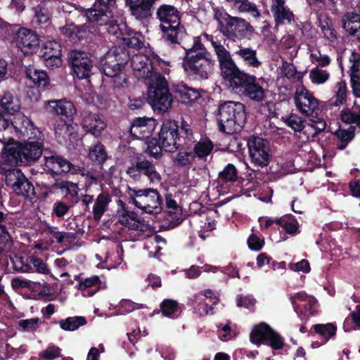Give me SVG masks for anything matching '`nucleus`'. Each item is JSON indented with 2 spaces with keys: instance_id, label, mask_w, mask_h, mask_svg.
<instances>
[{
  "instance_id": "f257e3e1",
  "label": "nucleus",
  "mask_w": 360,
  "mask_h": 360,
  "mask_svg": "<svg viewBox=\"0 0 360 360\" xmlns=\"http://www.w3.org/2000/svg\"><path fill=\"white\" fill-rule=\"evenodd\" d=\"M210 56L203 44L195 39L191 48L185 49L182 65L187 75L195 80L208 79L214 65Z\"/></svg>"
},
{
  "instance_id": "f03ea898",
  "label": "nucleus",
  "mask_w": 360,
  "mask_h": 360,
  "mask_svg": "<svg viewBox=\"0 0 360 360\" xmlns=\"http://www.w3.org/2000/svg\"><path fill=\"white\" fill-rule=\"evenodd\" d=\"M217 119L221 131L228 134L238 133L246 121L245 105L240 102H224L219 105Z\"/></svg>"
},
{
  "instance_id": "7ed1b4c3",
  "label": "nucleus",
  "mask_w": 360,
  "mask_h": 360,
  "mask_svg": "<svg viewBox=\"0 0 360 360\" xmlns=\"http://www.w3.org/2000/svg\"><path fill=\"white\" fill-rule=\"evenodd\" d=\"M156 16L161 22L160 27L163 32V39L169 44H179L185 34V29L181 25L177 8L172 5H161L157 9Z\"/></svg>"
},
{
  "instance_id": "20e7f679",
  "label": "nucleus",
  "mask_w": 360,
  "mask_h": 360,
  "mask_svg": "<svg viewBox=\"0 0 360 360\" xmlns=\"http://www.w3.org/2000/svg\"><path fill=\"white\" fill-rule=\"evenodd\" d=\"M42 155V143L38 141L7 144L4 148L3 159L11 165H30Z\"/></svg>"
},
{
  "instance_id": "39448f33",
  "label": "nucleus",
  "mask_w": 360,
  "mask_h": 360,
  "mask_svg": "<svg viewBox=\"0 0 360 360\" xmlns=\"http://www.w3.org/2000/svg\"><path fill=\"white\" fill-rule=\"evenodd\" d=\"M146 82L148 102L155 111L165 112L172 103V95L167 81L161 74H155Z\"/></svg>"
},
{
  "instance_id": "423d86ee",
  "label": "nucleus",
  "mask_w": 360,
  "mask_h": 360,
  "mask_svg": "<svg viewBox=\"0 0 360 360\" xmlns=\"http://www.w3.org/2000/svg\"><path fill=\"white\" fill-rule=\"evenodd\" d=\"M205 37L210 41L214 49L219 64L221 76L229 81L230 85L233 88L238 82L237 80L240 79L242 75H245L246 73L238 68L230 52L219 40L214 39L212 36L208 34H205Z\"/></svg>"
},
{
  "instance_id": "0eeeda50",
  "label": "nucleus",
  "mask_w": 360,
  "mask_h": 360,
  "mask_svg": "<svg viewBox=\"0 0 360 360\" xmlns=\"http://www.w3.org/2000/svg\"><path fill=\"white\" fill-rule=\"evenodd\" d=\"M11 165L7 162L0 165V174L4 176L6 186L18 195L31 196L34 192V186L20 169L11 167Z\"/></svg>"
},
{
  "instance_id": "6e6552de",
  "label": "nucleus",
  "mask_w": 360,
  "mask_h": 360,
  "mask_svg": "<svg viewBox=\"0 0 360 360\" xmlns=\"http://www.w3.org/2000/svg\"><path fill=\"white\" fill-rule=\"evenodd\" d=\"M129 195L133 203L146 213L158 214L162 210V200L156 189L129 188Z\"/></svg>"
},
{
  "instance_id": "1a4fd4ad",
  "label": "nucleus",
  "mask_w": 360,
  "mask_h": 360,
  "mask_svg": "<svg viewBox=\"0 0 360 360\" xmlns=\"http://www.w3.org/2000/svg\"><path fill=\"white\" fill-rule=\"evenodd\" d=\"M219 24L221 33L233 41L245 38L254 32L253 27L248 21L238 17L227 15Z\"/></svg>"
},
{
  "instance_id": "9d476101",
  "label": "nucleus",
  "mask_w": 360,
  "mask_h": 360,
  "mask_svg": "<svg viewBox=\"0 0 360 360\" xmlns=\"http://www.w3.org/2000/svg\"><path fill=\"white\" fill-rule=\"evenodd\" d=\"M158 141L165 152L174 153L177 151L181 144L179 143V126L174 120L165 121L158 134Z\"/></svg>"
},
{
  "instance_id": "9b49d317",
  "label": "nucleus",
  "mask_w": 360,
  "mask_h": 360,
  "mask_svg": "<svg viewBox=\"0 0 360 360\" xmlns=\"http://www.w3.org/2000/svg\"><path fill=\"white\" fill-rule=\"evenodd\" d=\"M68 60L79 79H87L91 76L94 65L87 53L77 49L71 50L68 53Z\"/></svg>"
},
{
  "instance_id": "f8f14e48",
  "label": "nucleus",
  "mask_w": 360,
  "mask_h": 360,
  "mask_svg": "<svg viewBox=\"0 0 360 360\" xmlns=\"http://www.w3.org/2000/svg\"><path fill=\"white\" fill-rule=\"evenodd\" d=\"M248 146L251 163L257 167L266 166L269 159L267 141L260 137L252 136Z\"/></svg>"
},
{
  "instance_id": "ddd939ff",
  "label": "nucleus",
  "mask_w": 360,
  "mask_h": 360,
  "mask_svg": "<svg viewBox=\"0 0 360 360\" xmlns=\"http://www.w3.org/2000/svg\"><path fill=\"white\" fill-rule=\"evenodd\" d=\"M242 76L240 79L237 80L238 82L233 89H239L252 101H262L265 97V92L264 89L257 83L255 77L248 74Z\"/></svg>"
},
{
  "instance_id": "4468645a",
  "label": "nucleus",
  "mask_w": 360,
  "mask_h": 360,
  "mask_svg": "<svg viewBox=\"0 0 360 360\" xmlns=\"http://www.w3.org/2000/svg\"><path fill=\"white\" fill-rule=\"evenodd\" d=\"M131 67L134 75L139 79H143L144 83L149 80L155 74H160L155 71L150 59L143 54H136L131 59Z\"/></svg>"
},
{
  "instance_id": "2eb2a0df",
  "label": "nucleus",
  "mask_w": 360,
  "mask_h": 360,
  "mask_svg": "<svg viewBox=\"0 0 360 360\" xmlns=\"http://www.w3.org/2000/svg\"><path fill=\"white\" fill-rule=\"evenodd\" d=\"M11 127H13L17 133H18L19 138L26 139L25 142L29 141H40L41 132L37 128H35L30 120L24 116H20L19 118H15V120L11 122Z\"/></svg>"
},
{
  "instance_id": "dca6fc26",
  "label": "nucleus",
  "mask_w": 360,
  "mask_h": 360,
  "mask_svg": "<svg viewBox=\"0 0 360 360\" xmlns=\"http://www.w3.org/2000/svg\"><path fill=\"white\" fill-rule=\"evenodd\" d=\"M39 43L38 36L32 30L21 28L18 31L16 44L25 55L35 52L39 46Z\"/></svg>"
},
{
  "instance_id": "f3484780",
  "label": "nucleus",
  "mask_w": 360,
  "mask_h": 360,
  "mask_svg": "<svg viewBox=\"0 0 360 360\" xmlns=\"http://www.w3.org/2000/svg\"><path fill=\"white\" fill-rule=\"evenodd\" d=\"M294 99L296 106L303 114L310 115L318 113V101L306 89L296 91Z\"/></svg>"
},
{
  "instance_id": "a211bd4d",
  "label": "nucleus",
  "mask_w": 360,
  "mask_h": 360,
  "mask_svg": "<svg viewBox=\"0 0 360 360\" xmlns=\"http://www.w3.org/2000/svg\"><path fill=\"white\" fill-rule=\"evenodd\" d=\"M167 214L162 222V226L166 229H173L179 225L182 221V209L177 205L176 201L172 198L170 194L165 196Z\"/></svg>"
},
{
  "instance_id": "6ab92c4d",
  "label": "nucleus",
  "mask_w": 360,
  "mask_h": 360,
  "mask_svg": "<svg viewBox=\"0 0 360 360\" xmlns=\"http://www.w3.org/2000/svg\"><path fill=\"white\" fill-rule=\"evenodd\" d=\"M157 122L153 118L138 117L132 123L130 134L137 139H148L155 130Z\"/></svg>"
},
{
  "instance_id": "aec40b11",
  "label": "nucleus",
  "mask_w": 360,
  "mask_h": 360,
  "mask_svg": "<svg viewBox=\"0 0 360 360\" xmlns=\"http://www.w3.org/2000/svg\"><path fill=\"white\" fill-rule=\"evenodd\" d=\"M118 202L122 206V210L119 211L118 221L129 228L132 231H136L138 233L146 232L148 229V225L143 221L137 218V214L134 212L127 211L124 207V204L122 200H118Z\"/></svg>"
},
{
  "instance_id": "412c9836",
  "label": "nucleus",
  "mask_w": 360,
  "mask_h": 360,
  "mask_svg": "<svg viewBox=\"0 0 360 360\" xmlns=\"http://www.w3.org/2000/svg\"><path fill=\"white\" fill-rule=\"evenodd\" d=\"M44 169L51 175H61L69 172L72 164L64 158L58 155H44Z\"/></svg>"
},
{
  "instance_id": "4be33fe9",
  "label": "nucleus",
  "mask_w": 360,
  "mask_h": 360,
  "mask_svg": "<svg viewBox=\"0 0 360 360\" xmlns=\"http://www.w3.org/2000/svg\"><path fill=\"white\" fill-rule=\"evenodd\" d=\"M271 12L276 26L289 25L294 21V14L285 6V0H273Z\"/></svg>"
},
{
  "instance_id": "5701e85b",
  "label": "nucleus",
  "mask_w": 360,
  "mask_h": 360,
  "mask_svg": "<svg viewBox=\"0 0 360 360\" xmlns=\"http://www.w3.org/2000/svg\"><path fill=\"white\" fill-rule=\"evenodd\" d=\"M112 15V11L110 8L98 5L97 3H96L92 8L85 11V15L87 20L99 26H103L107 24V22H109Z\"/></svg>"
},
{
  "instance_id": "b1692460",
  "label": "nucleus",
  "mask_w": 360,
  "mask_h": 360,
  "mask_svg": "<svg viewBox=\"0 0 360 360\" xmlns=\"http://www.w3.org/2000/svg\"><path fill=\"white\" fill-rule=\"evenodd\" d=\"M131 15L142 20L151 15V8L157 0H125Z\"/></svg>"
},
{
  "instance_id": "393cba45",
  "label": "nucleus",
  "mask_w": 360,
  "mask_h": 360,
  "mask_svg": "<svg viewBox=\"0 0 360 360\" xmlns=\"http://www.w3.org/2000/svg\"><path fill=\"white\" fill-rule=\"evenodd\" d=\"M82 126L86 132L91 133L97 137L101 134L106 124L98 114L85 112L82 119Z\"/></svg>"
},
{
  "instance_id": "a878e982",
  "label": "nucleus",
  "mask_w": 360,
  "mask_h": 360,
  "mask_svg": "<svg viewBox=\"0 0 360 360\" xmlns=\"http://www.w3.org/2000/svg\"><path fill=\"white\" fill-rule=\"evenodd\" d=\"M47 110L52 114H57L72 120L76 113L73 103L68 101H50L48 103Z\"/></svg>"
},
{
  "instance_id": "bb28decb",
  "label": "nucleus",
  "mask_w": 360,
  "mask_h": 360,
  "mask_svg": "<svg viewBox=\"0 0 360 360\" xmlns=\"http://www.w3.org/2000/svg\"><path fill=\"white\" fill-rule=\"evenodd\" d=\"M342 27L350 35L360 34V15L354 12L346 13L342 18Z\"/></svg>"
},
{
  "instance_id": "cd10ccee",
  "label": "nucleus",
  "mask_w": 360,
  "mask_h": 360,
  "mask_svg": "<svg viewBox=\"0 0 360 360\" xmlns=\"http://www.w3.org/2000/svg\"><path fill=\"white\" fill-rule=\"evenodd\" d=\"M136 162L141 175L147 176L152 183L160 182L161 179L160 174L158 172L152 162L146 158H138Z\"/></svg>"
},
{
  "instance_id": "c85d7f7f",
  "label": "nucleus",
  "mask_w": 360,
  "mask_h": 360,
  "mask_svg": "<svg viewBox=\"0 0 360 360\" xmlns=\"http://www.w3.org/2000/svg\"><path fill=\"white\" fill-rule=\"evenodd\" d=\"M249 67L259 68L262 63L257 57V51L252 48L239 46L235 53Z\"/></svg>"
},
{
  "instance_id": "c756f323",
  "label": "nucleus",
  "mask_w": 360,
  "mask_h": 360,
  "mask_svg": "<svg viewBox=\"0 0 360 360\" xmlns=\"http://www.w3.org/2000/svg\"><path fill=\"white\" fill-rule=\"evenodd\" d=\"M114 56H116L115 53H112V51L110 49L103 58V70L106 76L116 75L119 71L124 70L123 66H120Z\"/></svg>"
},
{
  "instance_id": "7c9ffc66",
  "label": "nucleus",
  "mask_w": 360,
  "mask_h": 360,
  "mask_svg": "<svg viewBox=\"0 0 360 360\" xmlns=\"http://www.w3.org/2000/svg\"><path fill=\"white\" fill-rule=\"evenodd\" d=\"M110 202V197L108 193H101L98 195L92 207L94 220L99 221L101 219Z\"/></svg>"
},
{
  "instance_id": "2f4dec72",
  "label": "nucleus",
  "mask_w": 360,
  "mask_h": 360,
  "mask_svg": "<svg viewBox=\"0 0 360 360\" xmlns=\"http://www.w3.org/2000/svg\"><path fill=\"white\" fill-rule=\"evenodd\" d=\"M88 156L92 162L98 165L103 164L108 158L105 147L100 142H97L90 147Z\"/></svg>"
},
{
  "instance_id": "473e14b6",
  "label": "nucleus",
  "mask_w": 360,
  "mask_h": 360,
  "mask_svg": "<svg viewBox=\"0 0 360 360\" xmlns=\"http://www.w3.org/2000/svg\"><path fill=\"white\" fill-rule=\"evenodd\" d=\"M25 74L27 78L39 86L44 87L49 84V79L45 71L38 70L34 67L30 66L26 68Z\"/></svg>"
},
{
  "instance_id": "72a5a7b5",
  "label": "nucleus",
  "mask_w": 360,
  "mask_h": 360,
  "mask_svg": "<svg viewBox=\"0 0 360 360\" xmlns=\"http://www.w3.org/2000/svg\"><path fill=\"white\" fill-rule=\"evenodd\" d=\"M0 105L11 115L18 112L20 108L19 99L8 92L5 93L0 100Z\"/></svg>"
},
{
  "instance_id": "f704fd0d",
  "label": "nucleus",
  "mask_w": 360,
  "mask_h": 360,
  "mask_svg": "<svg viewBox=\"0 0 360 360\" xmlns=\"http://www.w3.org/2000/svg\"><path fill=\"white\" fill-rule=\"evenodd\" d=\"M233 6L239 12L247 13L255 18H258L261 15L256 4L249 0H236Z\"/></svg>"
},
{
  "instance_id": "c9c22d12",
  "label": "nucleus",
  "mask_w": 360,
  "mask_h": 360,
  "mask_svg": "<svg viewBox=\"0 0 360 360\" xmlns=\"http://www.w3.org/2000/svg\"><path fill=\"white\" fill-rule=\"evenodd\" d=\"M271 328L266 323H262L255 326L250 335V340L255 344H260L267 340Z\"/></svg>"
},
{
  "instance_id": "e433bc0d",
  "label": "nucleus",
  "mask_w": 360,
  "mask_h": 360,
  "mask_svg": "<svg viewBox=\"0 0 360 360\" xmlns=\"http://www.w3.org/2000/svg\"><path fill=\"white\" fill-rule=\"evenodd\" d=\"M176 93L179 95L181 101L185 103L195 101L200 96L196 89L186 85L179 86Z\"/></svg>"
},
{
  "instance_id": "4c0bfd02",
  "label": "nucleus",
  "mask_w": 360,
  "mask_h": 360,
  "mask_svg": "<svg viewBox=\"0 0 360 360\" xmlns=\"http://www.w3.org/2000/svg\"><path fill=\"white\" fill-rule=\"evenodd\" d=\"M40 56L42 58L61 56V46L56 41H47L41 48Z\"/></svg>"
},
{
  "instance_id": "58836bf2",
  "label": "nucleus",
  "mask_w": 360,
  "mask_h": 360,
  "mask_svg": "<svg viewBox=\"0 0 360 360\" xmlns=\"http://www.w3.org/2000/svg\"><path fill=\"white\" fill-rule=\"evenodd\" d=\"M86 323V321L84 316H74L60 321V326L65 330L73 331Z\"/></svg>"
},
{
  "instance_id": "ea45409f",
  "label": "nucleus",
  "mask_w": 360,
  "mask_h": 360,
  "mask_svg": "<svg viewBox=\"0 0 360 360\" xmlns=\"http://www.w3.org/2000/svg\"><path fill=\"white\" fill-rule=\"evenodd\" d=\"M214 145L210 140H205L198 142L193 148V153L195 154V158H205L213 150Z\"/></svg>"
},
{
  "instance_id": "a19ab883",
  "label": "nucleus",
  "mask_w": 360,
  "mask_h": 360,
  "mask_svg": "<svg viewBox=\"0 0 360 360\" xmlns=\"http://www.w3.org/2000/svg\"><path fill=\"white\" fill-rule=\"evenodd\" d=\"M314 329L316 333L323 337L326 340H328L334 336L336 333V327L334 324L328 323L326 324H316Z\"/></svg>"
},
{
  "instance_id": "79ce46f5",
  "label": "nucleus",
  "mask_w": 360,
  "mask_h": 360,
  "mask_svg": "<svg viewBox=\"0 0 360 360\" xmlns=\"http://www.w3.org/2000/svg\"><path fill=\"white\" fill-rule=\"evenodd\" d=\"M354 127H350L349 129H339L336 131L335 135L340 140L338 148L343 150L345 148L348 143L352 140L354 136Z\"/></svg>"
},
{
  "instance_id": "37998d69",
  "label": "nucleus",
  "mask_w": 360,
  "mask_h": 360,
  "mask_svg": "<svg viewBox=\"0 0 360 360\" xmlns=\"http://www.w3.org/2000/svg\"><path fill=\"white\" fill-rule=\"evenodd\" d=\"M195 159V154L193 151H179L174 158V162L177 166H187L191 165Z\"/></svg>"
},
{
  "instance_id": "c03bdc74",
  "label": "nucleus",
  "mask_w": 360,
  "mask_h": 360,
  "mask_svg": "<svg viewBox=\"0 0 360 360\" xmlns=\"http://www.w3.org/2000/svg\"><path fill=\"white\" fill-rule=\"evenodd\" d=\"M219 178L224 182H234L238 179V171L232 164L227 165L225 168L219 172Z\"/></svg>"
},
{
  "instance_id": "a18cd8bd",
  "label": "nucleus",
  "mask_w": 360,
  "mask_h": 360,
  "mask_svg": "<svg viewBox=\"0 0 360 360\" xmlns=\"http://www.w3.org/2000/svg\"><path fill=\"white\" fill-rule=\"evenodd\" d=\"M347 87L345 84H338V91L335 95L330 98V105L333 106H340L346 102Z\"/></svg>"
},
{
  "instance_id": "49530a36",
  "label": "nucleus",
  "mask_w": 360,
  "mask_h": 360,
  "mask_svg": "<svg viewBox=\"0 0 360 360\" xmlns=\"http://www.w3.org/2000/svg\"><path fill=\"white\" fill-rule=\"evenodd\" d=\"M282 119L295 131H301L304 127V120L297 115L290 114Z\"/></svg>"
},
{
  "instance_id": "de8ad7c7",
  "label": "nucleus",
  "mask_w": 360,
  "mask_h": 360,
  "mask_svg": "<svg viewBox=\"0 0 360 360\" xmlns=\"http://www.w3.org/2000/svg\"><path fill=\"white\" fill-rule=\"evenodd\" d=\"M162 144H160L159 141L156 139H150L147 142V148L146 152L155 159H158L162 156Z\"/></svg>"
},
{
  "instance_id": "09e8293b",
  "label": "nucleus",
  "mask_w": 360,
  "mask_h": 360,
  "mask_svg": "<svg viewBox=\"0 0 360 360\" xmlns=\"http://www.w3.org/2000/svg\"><path fill=\"white\" fill-rule=\"evenodd\" d=\"M309 77L313 83L321 84L325 83L329 78V73L324 70L314 68L309 72Z\"/></svg>"
},
{
  "instance_id": "8fccbe9b",
  "label": "nucleus",
  "mask_w": 360,
  "mask_h": 360,
  "mask_svg": "<svg viewBox=\"0 0 360 360\" xmlns=\"http://www.w3.org/2000/svg\"><path fill=\"white\" fill-rule=\"evenodd\" d=\"M140 37L138 33L128 34L127 36L122 38V41L124 44L129 48L140 49L143 46Z\"/></svg>"
},
{
  "instance_id": "3c124183",
  "label": "nucleus",
  "mask_w": 360,
  "mask_h": 360,
  "mask_svg": "<svg viewBox=\"0 0 360 360\" xmlns=\"http://www.w3.org/2000/svg\"><path fill=\"white\" fill-rule=\"evenodd\" d=\"M112 51V53H115L114 58H116L117 63H120V66L125 67V65L129 59V52L123 47L115 46L110 49Z\"/></svg>"
},
{
  "instance_id": "603ef678",
  "label": "nucleus",
  "mask_w": 360,
  "mask_h": 360,
  "mask_svg": "<svg viewBox=\"0 0 360 360\" xmlns=\"http://www.w3.org/2000/svg\"><path fill=\"white\" fill-rule=\"evenodd\" d=\"M34 18L39 24L46 23L50 18V13L47 8L42 5H37L33 8Z\"/></svg>"
},
{
  "instance_id": "864d4df0",
  "label": "nucleus",
  "mask_w": 360,
  "mask_h": 360,
  "mask_svg": "<svg viewBox=\"0 0 360 360\" xmlns=\"http://www.w3.org/2000/svg\"><path fill=\"white\" fill-rule=\"evenodd\" d=\"M28 261L33 265L37 273L43 274H49L50 271L47 264L41 259L36 257L35 256H30L28 258Z\"/></svg>"
},
{
  "instance_id": "5fc2aeb1",
  "label": "nucleus",
  "mask_w": 360,
  "mask_h": 360,
  "mask_svg": "<svg viewBox=\"0 0 360 360\" xmlns=\"http://www.w3.org/2000/svg\"><path fill=\"white\" fill-rule=\"evenodd\" d=\"M160 307L163 315L170 316L177 311L178 303L173 300L167 299L161 303Z\"/></svg>"
},
{
  "instance_id": "6e6d98bb",
  "label": "nucleus",
  "mask_w": 360,
  "mask_h": 360,
  "mask_svg": "<svg viewBox=\"0 0 360 360\" xmlns=\"http://www.w3.org/2000/svg\"><path fill=\"white\" fill-rule=\"evenodd\" d=\"M39 321L40 320L39 318H32L30 319L20 320L18 323L22 330L31 332L38 328Z\"/></svg>"
},
{
  "instance_id": "4d7b16f0",
  "label": "nucleus",
  "mask_w": 360,
  "mask_h": 360,
  "mask_svg": "<svg viewBox=\"0 0 360 360\" xmlns=\"http://www.w3.org/2000/svg\"><path fill=\"white\" fill-rule=\"evenodd\" d=\"M13 245V240L8 230H0V252L8 250Z\"/></svg>"
},
{
  "instance_id": "13d9d810",
  "label": "nucleus",
  "mask_w": 360,
  "mask_h": 360,
  "mask_svg": "<svg viewBox=\"0 0 360 360\" xmlns=\"http://www.w3.org/2000/svg\"><path fill=\"white\" fill-rule=\"evenodd\" d=\"M342 122L347 124H356L360 128V111L352 112L345 111L341 113Z\"/></svg>"
},
{
  "instance_id": "bf43d9fd",
  "label": "nucleus",
  "mask_w": 360,
  "mask_h": 360,
  "mask_svg": "<svg viewBox=\"0 0 360 360\" xmlns=\"http://www.w3.org/2000/svg\"><path fill=\"white\" fill-rule=\"evenodd\" d=\"M313 63H317L319 66L326 67L330 64V59L327 55H322L319 50L311 51L310 54Z\"/></svg>"
},
{
  "instance_id": "052dcab7",
  "label": "nucleus",
  "mask_w": 360,
  "mask_h": 360,
  "mask_svg": "<svg viewBox=\"0 0 360 360\" xmlns=\"http://www.w3.org/2000/svg\"><path fill=\"white\" fill-rule=\"evenodd\" d=\"M267 340H269L271 347L274 349H279L283 347L282 338L272 329L269 332Z\"/></svg>"
},
{
  "instance_id": "680f3d73",
  "label": "nucleus",
  "mask_w": 360,
  "mask_h": 360,
  "mask_svg": "<svg viewBox=\"0 0 360 360\" xmlns=\"http://www.w3.org/2000/svg\"><path fill=\"white\" fill-rule=\"evenodd\" d=\"M100 284V279L97 276H93L89 278H86L84 281H82L79 284V290H85L87 288L96 287V289L98 288V285Z\"/></svg>"
},
{
  "instance_id": "e2e57ef3",
  "label": "nucleus",
  "mask_w": 360,
  "mask_h": 360,
  "mask_svg": "<svg viewBox=\"0 0 360 360\" xmlns=\"http://www.w3.org/2000/svg\"><path fill=\"white\" fill-rule=\"evenodd\" d=\"M40 356L47 359L52 360L60 356V349L56 346L49 347L46 350L41 352Z\"/></svg>"
},
{
  "instance_id": "0e129e2a",
  "label": "nucleus",
  "mask_w": 360,
  "mask_h": 360,
  "mask_svg": "<svg viewBox=\"0 0 360 360\" xmlns=\"http://www.w3.org/2000/svg\"><path fill=\"white\" fill-rule=\"evenodd\" d=\"M70 207L65 202L58 201L53 205V211L58 217H63L67 214Z\"/></svg>"
},
{
  "instance_id": "69168bd1",
  "label": "nucleus",
  "mask_w": 360,
  "mask_h": 360,
  "mask_svg": "<svg viewBox=\"0 0 360 360\" xmlns=\"http://www.w3.org/2000/svg\"><path fill=\"white\" fill-rule=\"evenodd\" d=\"M289 268L294 271H302L304 273H308L310 271L309 264L305 259L297 263H290Z\"/></svg>"
},
{
  "instance_id": "338daca9",
  "label": "nucleus",
  "mask_w": 360,
  "mask_h": 360,
  "mask_svg": "<svg viewBox=\"0 0 360 360\" xmlns=\"http://www.w3.org/2000/svg\"><path fill=\"white\" fill-rule=\"evenodd\" d=\"M248 246L251 250H259L264 245V240L255 235H251L248 240Z\"/></svg>"
},
{
  "instance_id": "774afa93",
  "label": "nucleus",
  "mask_w": 360,
  "mask_h": 360,
  "mask_svg": "<svg viewBox=\"0 0 360 360\" xmlns=\"http://www.w3.org/2000/svg\"><path fill=\"white\" fill-rule=\"evenodd\" d=\"M282 68L283 72L286 77L288 79L296 78L297 70L293 64L284 61Z\"/></svg>"
}]
</instances>
